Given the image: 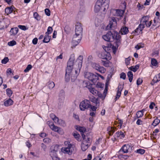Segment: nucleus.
<instances>
[{"label":"nucleus","mask_w":160,"mask_h":160,"mask_svg":"<svg viewBox=\"0 0 160 160\" xmlns=\"http://www.w3.org/2000/svg\"><path fill=\"white\" fill-rule=\"evenodd\" d=\"M142 79L140 78H139L137 80V84L138 85H139L142 83Z\"/></svg>","instance_id":"48"},{"label":"nucleus","mask_w":160,"mask_h":160,"mask_svg":"<svg viewBox=\"0 0 160 160\" xmlns=\"http://www.w3.org/2000/svg\"><path fill=\"white\" fill-rule=\"evenodd\" d=\"M130 69L134 72H136L137 70H136V69H135V68L134 66H131L129 68Z\"/></svg>","instance_id":"60"},{"label":"nucleus","mask_w":160,"mask_h":160,"mask_svg":"<svg viewBox=\"0 0 160 160\" xmlns=\"http://www.w3.org/2000/svg\"><path fill=\"white\" fill-rule=\"evenodd\" d=\"M59 146L58 145H56L52 146V148H53V149L52 150L53 151H54L56 152L58 151Z\"/></svg>","instance_id":"40"},{"label":"nucleus","mask_w":160,"mask_h":160,"mask_svg":"<svg viewBox=\"0 0 160 160\" xmlns=\"http://www.w3.org/2000/svg\"><path fill=\"white\" fill-rule=\"evenodd\" d=\"M43 141L45 143H48L51 141V140L48 138H45L43 140Z\"/></svg>","instance_id":"55"},{"label":"nucleus","mask_w":160,"mask_h":160,"mask_svg":"<svg viewBox=\"0 0 160 160\" xmlns=\"http://www.w3.org/2000/svg\"><path fill=\"white\" fill-rule=\"evenodd\" d=\"M12 6H13L7 7L5 8V13H6L7 15L12 12L13 10Z\"/></svg>","instance_id":"25"},{"label":"nucleus","mask_w":160,"mask_h":160,"mask_svg":"<svg viewBox=\"0 0 160 160\" xmlns=\"http://www.w3.org/2000/svg\"><path fill=\"white\" fill-rule=\"evenodd\" d=\"M102 38L106 41L109 42H112L114 40H115V47H118L121 44L120 35L117 32L113 34L111 31L108 32L105 35L102 36Z\"/></svg>","instance_id":"2"},{"label":"nucleus","mask_w":160,"mask_h":160,"mask_svg":"<svg viewBox=\"0 0 160 160\" xmlns=\"http://www.w3.org/2000/svg\"><path fill=\"white\" fill-rule=\"evenodd\" d=\"M6 92L7 95L9 97H10L12 94V91L9 88H8L7 89Z\"/></svg>","instance_id":"38"},{"label":"nucleus","mask_w":160,"mask_h":160,"mask_svg":"<svg viewBox=\"0 0 160 160\" xmlns=\"http://www.w3.org/2000/svg\"><path fill=\"white\" fill-rule=\"evenodd\" d=\"M52 31V28L51 27H49L47 29V32H46V34L49 35L51 33Z\"/></svg>","instance_id":"36"},{"label":"nucleus","mask_w":160,"mask_h":160,"mask_svg":"<svg viewBox=\"0 0 160 160\" xmlns=\"http://www.w3.org/2000/svg\"><path fill=\"white\" fill-rule=\"evenodd\" d=\"M92 158V155L91 154H89L87 156V158L82 160H91Z\"/></svg>","instance_id":"54"},{"label":"nucleus","mask_w":160,"mask_h":160,"mask_svg":"<svg viewBox=\"0 0 160 160\" xmlns=\"http://www.w3.org/2000/svg\"><path fill=\"white\" fill-rule=\"evenodd\" d=\"M74 61H68L67 62V67L66 70V74L65 76V80L68 82L70 78L72 77H74V79H76L77 76L78 75L80 71V69L82 66V61H80L78 62L77 63L78 64V68H75V70H73V66L74 65Z\"/></svg>","instance_id":"1"},{"label":"nucleus","mask_w":160,"mask_h":160,"mask_svg":"<svg viewBox=\"0 0 160 160\" xmlns=\"http://www.w3.org/2000/svg\"><path fill=\"white\" fill-rule=\"evenodd\" d=\"M84 83L85 84L84 87H86L91 93L95 96H97L99 95V92L97 87H93L92 84L88 82H86Z\"/></svg>","instance_id":"6"},{"label":"nucleus","mask_w":160,"mask_h":160,"mask_svg":"<svg viewBox=\"0 0 160 160\" xmlns=\"http://www.w3.org/2000/svg\"><path fill=\"white\" fill-rule=\"evenodd\" d=\"M109 0H98L94 7V11L98 12L100 11L103 12L108 8Z\"/></svg>","instance_id":"3"},{"label":"nucleus","mask_w":160,"mask_h":160,"mask_svg":"<svg viewBox=\"0 0 160 160\" xmlns=\"http://www.w3.org/2000/svg\"><path fill=\"white\" fill-rule=\"evenodd\" d=\"M18 27L20 29L23 30H25L28 29V28H27L25 26L19 25H18Z\"/></svg>","instance_id":"46"},{"label":"nucleus","mask_w":160,"mask_h":160,"mask_svg":"<svg viewBox=\"0 0 160 160\" xmlns=\"http://www.w3.org/2000/svg\"><path fill=\"white\" fill-rule=\"evenodd\" d=\"M114 137H116L117 138H118L120 137V132H117L114 135Z\"/></svg>","instance_id":"57"},{"label":"nucleus","mask_w":160,"mask_h":160,"mask_svg":"<svg viewBox=\"0 0 160 160\" xmlns=\"http://www.w3.org/2000/svg\"><path fill=\"white\" fill-rule=\"evenodd\" d=\"M33 16L34 18L38 20H39L40 19V18L38 14L36 12H34L33 14Z\"/></svg>","instance_id":"39"},{"label":"nucleus","mask_w":160,"mask_h":160,"mask_svg":"<svg viewBox=\"0 0 160 160\" xmlns=\"http://www.w3.org/2000/svg\"><path fill=\"white\" fill-rule=\"evenodd\" d=\"M13 101L10 98L5 101L4 102V105L6 107H8L13 104Z\"/></svg>","instance_id":"18"},{"label":"nucleus","mask_w":160,"mask_h":160,"mask_svg":"<svg viewBox=\"0 0 160 160\" xmlns=\"http://www.w3.org/2000/svg\"><path fill=\"white\" fill-rule=\"evenodd\" d=\"M50 39V37H49L48 35L46 34L45 36L44 39L43 40V42L45 43H48L49 42Z\"/></svg>","instance_id":"30"},{"label":"nucleus","mask_w":160,"mask_h":160,"mask_svg":"<svg viewBox=\"0 0 160 160\" xmlns=\"http://www.w3.org/2000/svg\"><path fill=\"white\" fill-rule=\"evenodd\" d=\"M158 63L157 61H151V65L153 66H156L158 65Z\"/></svg>","instance_id":"45"},{"label":"nucleus","mask_w":160,"mask_h":160,"mask_svg":"<svg viewBox=\"0 0 160 160\" xmlns=\"http://www.w3.org/2000/svg\"><path fill=\"white\" fill-rule=\"evenodd\" d=\"M130 146L128 144H126L122 146L119 151V152L120 154L127 153L128 152V150Z\"/></svg>","instance_id":"13"},{"label":"nucleus","mask_w":160,"mask_h":160,"mask_svg":"<svg viewBox=\"0 0 160 160\" xmlns=\"http://www.w3.org/2000/svg\"><path fill=\"white\" fill-rule=\"evenodd\" d=\"M97 70L102 73H104L106 71L105 68L100 66L98 68Z\"/></svg>","instance_id":"31"},{"label":"nucleus","mask_w":160,"mask_h":160,"mask_svg":"<svg viewBox=\"0 0 160 160\" xmlns=\"http://www.w3.org/2000/svg\"><path fill=\"white\" fill-rule=\"evenodd\" d=\"M102 64L105 67H110L112 65V63L110 61H102Z\"/></svg>","instance_id":"24"},{"label":"nucleus","mask_w":160,"mask_h":160,"mask_svg":"<svg viewBox=\"0 0 160 160\" xmlns=\"http://www.w3.org/2000/svg\"><path fill=\"white\" fill-rule=\"evenodd\" d=\"M109 135H112L115 132L114 129L112 127H108L107 129Z\"/></svg>","instance_id":"27"},{"label":"nucleus","mask_w":160,"mask_h":160,"mask_svg":"<svg viewBox=\"0 0 160 160\" xmlns=\"http://www.w3.org/2000/svg\"><path fill=\"white\" fill-rule=\"evenodd\" d=\"M46 134L45 133H41L40 134V136L42 138H44L46 136Z\"/></svg>","instance_id":"64"},{"label":"nucleus","mask_w":160,"mask_h":160,"mask_svg":"<svg viewBox=\"0 0 160 160\" xmlns=\"http://www.w3.org/2000/svg\"><path fill=\"white\" fill-rule=\"evenodd\" d=\"M82 141H85V143L89 144L90 142V138L87 136V138L84 140H82Z\"/></svg>","instance_id":"44"},{"label":"nucleus","mask_w":160,"mask_h":160,"mask_svg":"<svg viewBox=\"0 0 160 160\" xmlns=\"http://www.w3.org/2000/svg\"><path fill=\"white\" fill-rule=\"evenodd\" d=\"M144 109L137 112L136 114V118H142L143 115Z\"/></svg>","instance_id":"17"},{"label":"nucleus","mask_w":160,"mask_h":160,"mask_svg":"<svg viewBox=\"0 0 160 160\" xmlns=\"http://www.w3.org/2000/svg\"><path fill=\"white\" fill-rule=\"evenodd\" d=\"M123 86L119 84L118 87V90L117 91L116 95L119 97H120L121 94V92L123 89Z\"/></svg>","instance_id":"21"},{"label":"nucleus","mask_w":160,"mask_h":160,"mask_svg":"<svg viewBox=\"0 0 160 160\" xmlns=\"http://www.w3.org/2000/svg\"><path fill=\"white\" fill-rule=\"evenodd\" d=\"M12 73V70L10 68H8L6 71V73L7 76H9Z\"/></svg>","instance_id":"50"},{"label":"nucleus","mask_w":160,"mask_h":160,"mask_svg":"<svg viewBox=\"0 0 160 160\" xmlns=\"http://www.w3.org/2000/svg\"><path fill=\"white\" fill-rule=\"evenodd\" d=\"M90 104V102L89 100H84L80 102L79 105L80 108L81 110L84 111L89 108Z\"/></svg>","instance_id":"9"},{"label":"nucleus","mask_w":160,"mask_h":160,"mask_svg":"<svg viewBox=\"0 0 160 160\" xmlns=\"http://www.w3.org/2000/svg\"><path fill=\"white\" fill-rule=\"evenodd\" d=\"M89 115L90 116L92 117H95L96 115V112H90Z\"/></svg>","instance_id":"63"},{"label":"nucleus","mask_w":160,"mask_h":160,"mask_svg":"<svg viewBox=\"0 0 160 160\" xmlns=\"http://www.w3.org/2000/svg\"><path fill=\"white\" fill-rule=\"evenodd\" d=\"M155 106V104L153 102H152L149 106V108L152 109H153V108L154 106Z\"/></svg>","instance_id":"58"},{"label":"nucleus","mask_w":160,"mask_h":160,"mask_svg":"<svg viewBox=\"0 0 160 160\" xmlns=\"http://www.w3.org/2000/svg\"><path fill=\"white\" fill-rule=\"evenodd\" d=\"M53 160H60L59 158L58 157L57 154L51 157Z\"/></svg>","instance_id":"56"},{"label":"nucleus","mask_w":160,"mask_h":160,"mask_svg":"<svg viewBox=\"0 0 160 160\" xmlns=\"http://www.w3.org/2000/svg\"><path fill=\"white\" fill-rule=\"evenodd\" d=\"M117 25V22L115 18L114 17H112L111 20H110L109 24L106 27V29H113L115 28Z\"/></svg>","instance_id":"8"},{"label":"nucleus","mask_w":160,"mask_h":160,"mask_svg":"<svg viewBox=\"0 0 160 160\" xmlns=\"http://www.w3.org/2000/svg\"><path fill=\"white\" fill-rule=\"evenodd\" d=\"M88 108L91 109L93 112H95L97 108V107L90 104Z\"/></svg>","instance_id":"42"},{"label":"nucleus","mask_w":160,"mask_h":160,"mask_svg":"<svg viewBox=\"0 0 160 160\" xmlns=\"http://www.w3.org/2000/svg\"><path fill=\"white\" fill-rule=\"evenodd\" d=\"M73 136H74V137L77 139V140L78 141H80V135L77 132H74L73 133Z\"/></svg>","instance_id":"34"},{"label":"nucleus","mask_w":160,"mask_h":160,"mask_svg":"<svg viewBox=\"0 0 160 160\" xmlns=\"http://www.w3.org/2000/svg\"><path fill=\"white\" fill-rule=\"evenodd\" d=\"M160 122V119H158L157 117L153 121L152 125L154 126L155 127L157 126Z\"/></svg>","instance_id":"29"},{"label":"nucleus","mask_w":160,"mask_h":160,"mask_svg":"<svg viewBox=\"0 0 160 160\" xmlns=\"http://www.w3.org/2000/svg\"><path fill=\"white\" fill-rule=\"evenodd\" d=\"M159 52L158 50H156L153 52L152 54L153 56L155 57L158 55Z\"/></svg>","instance_id":"47"},{"label":"nucleus","mask_w":160,"mask_h":160,"mask_svg":"<svg viewBox=\"0 0 160 160\" xmlns=\"http://www.w3.org/2000/svg\"><path fill=\"white\" fill-rule=\"evenodd\" d=\"M32 68V66L30 64L28 65L26 68L24 70V72H28Z\"/></svg>","instance_id":"35"},{"label":"nucleus","mask_w":160,"mask_h":160,"mask_svg":"<svg viewBox=\"0 0 160 160\" xmlns=\"http://www.w3.org/2000/svg\"><path fill=\"white\" fill-rule=\"evenodd\" d=\"M124 12V11L121 10L113 9L111 11V13L114 16H122Z\"/></svg>","instance_id":"15"},{"label":"nucleus","mask_w":160,"mask_h":160,"mask_svg":"<svg viewBox=\"0 0 160 160\" xmlns=\"http://www.w3.org/2000/svg\"><path fill=\"white\" fill-rule=\"evenodd\" d=\"M82 28L81 24L79 22H77L76 24L75 34L76 35H80L82 36Z\"/></svg>","instance_id":"12"},{"label":"nucleus","mask_w":160,"mask_h":160,"mask_svg":"<svg viewBox=\"0 0 160 160\" xmlns=\"http://www.w3.org/2000/svg\"><path fill=\"white\" fill-rule=\"evenodd\" d=\"M56 152H57L54 151L52 150L50 153V155L51 157H52L53 156L56 155L57 154Z\"/></svg>","instance_id":"51"},{"label":"nucleus","mask_w":160,"mask_h":160,"mask_svg":"<svg viewBox=\"0 0 160 160\" xmlns=\"http://www.w3.org/2000/svg\"><path fill=\"white\" fill-rule=\"evenodd\" d=\"M56 121H55V123L62 126H64L65 125V122L63 120L61 119H59L58 118H56Z\"/></svg>","instance_id":"20"},{"label":"nucleus","mask_w":160,"mask_h":160,"mask_svg":"<svg viewBox=\"0 0 160 160\" xmlns=\"http://www.w3.org/2000/svg\"><path fill=\"white\" fill-rule=\"evenodd\" d=\"M89 146V144L85 143V141H82L81 145V149L83 151H85L88 148Z\"/></svg>","instance_id":"16"},{"label":"nucleus","mask_w":160,"mask_h":160,"mask_svg":"<svg viewBox=\"0 0 160 160\" xmlns=\"http://www.w3.org/2000/svg\"><path fill=\"white\" fill-rule=\"evenodd\" d=\"M64 144L65 147L62 148V151L65 153L71 155L74 152L75 149L74 145L68 141H65Z\"/></svg>","instance_id":"5"},{"label":"nucleus","mask_w":160,"mask_h":160,"mask_svg":"<svg viewBox=\"0 0 160 160\" xmlns=\"http://www.w3.org/2000/svg\"><path fill=\"white\" fill-rule=\"evenodd\" d=\"M85 77L93 83H95L98 80V77L96 75L89 72L86 73L85 74Z\"/></svg>","instance_id":"7"},{"label":"nucleus","mask_w":160,"mask_h":160,"mask_svg":"<svg viewBox=\"0 0 160 160\" xmlns=\"http://www.w3.org/2000/svg\"><path fill=\"white\" fill-rule=\"evenodd\" d=\"M142 121L140 119H138L136 122V123L138 125H141L142 124Z\"/></svg>","instance_id":"53"},{"label":"nucleus","mask_w":160,"mask_h":160,"mask_svg":"<svg viewBox=\"0 0 160 160\" xmlns=\"http://www.w3.org/2000/svg\"><path fill=\"white\" fill-rule=\"evenodd\" d=\"M156 15L157 16L155 18L153 21V23L152 26L158 27L160 25V13L159 12L157 11L156 13Z\"/></svg>","instance_id":"11"},{"label":"nucleus","mask_w":160,"mask_h":160,"mask_svg":"<svg viewBox=\"0 0 160 160\" xmlns=\"http://www.w3.org/2000/svg\"><path fill=\"white\" fill-rule=\"evenodd\" d=\"M91 65L92 67L96 70L100 66L98 64L96 63H92Z\"/></svg>","instance_id":"37"},{"label":"nucleus","mask_w":160,"mask_h":160,"mask_svg":"<svg viewBox=\"0 0 160 160\" xmlns=\"http://www.w3.org/2000/svg\"><path fill=\"white\" fill-rule=\"evenodd\" d=\"M50 117L53 120L54 122H55V121H56V118H58L54 114L51 113L50 115Z\"/></svg>","instance_id":"41"},{"label":"nucleus","mask_w":160,"mask_h":160,"mask_svg":"<svg viewBox=\"0 0 160 160\" xmlns=\"http://www.w3.org/2000/svg\"><path fill=\"white\" fill-rule=\"evenodd\" d=\"M38 39L37 38H34L32 41V42L33 44L35 45L37 44Z\"/></svg>","instance_id":"59"},{"label":"nucleus","mask_w":160,"mask_h":160,"mask_svg":"<svg viewBox=\"0 0 160 160\" xmlns=\"http://www.w3.org/2000/svg\"><path fill=\"white\" fill-rule=\"evenodd\" d=\"M74 54H72L71 55V56L70 57V58L69 59V60H75V58H74Z\"/></svg>","instance_id":"62"},{"label":"nucleus","mask_w":160,"mask_h":160,"mask_svg":"<svg viewBox=\"0 0 160 160\" xmlns=\"http://www.w3.org/2000/svg\"><path fill=\"white\" fill-rule=\"evenodd\" d=\"M45 12L46 15L49 16L50 15V11L49 9L46 8L45 10Z\"/></svg>","instance_id":"49"},{"label":"nucleus","mask_w":160,"mask_h":160,"mask_svg":"<svg viewBox=\"0 0 160 160\" xmlns=\"http://www.w3.org/2000/svg\"><path fill=\"white\" fill-rule=\"evenodd\" d=\"M77 129L80 131L81 133H83L86 131V129L84 127H78L77 128Z\"/></svg>","instance_id":"32"},{"label":"nucleus","mask_w":160,"mask_h":160,"mask_svg":"<svg viewBox=\"0 0 160 160\" xmlns=\"http://www.w3.org/2000/svg\"><path fill=\"white\" fill-rule=\"evenodd\" d=\"M82 36L80 35H78L75 34L74 35L72 41L73 46H75L80 42L82 38Z\"/></svg>","instance_id":"10"},{"label":"nucleus","mask_w":160,"mask_h":160,"mask_svg":"<svg viewBox=\"0 0 160 160\" xmlns=\"http://www.w3.org/2000/svg\"><path fill=\"white\" fill-rule=\"evenodd\" d=\"M47 85L48 88L50 89H52L55 86L54 82L52 81H49L47 83Z\"/></svg>","instance_id":"26"},{"label":"nucleus","mask_w":160,"mask_h":160,"mask_svg":"<svg viewBox=\"0 0 160 160\" xmlns=\"http://www.w3.org/2000/svg\"><path fill=\"white\" fill-rule=\"evenodd\" d=\"M4 23L3 22H0V29L1 30L4 27Z\"/></svg>","instance_id":"61"},{"label":"nucleus","mask_w":160,"mask_h":160,"mask_svg":"<svg viewBox=\"0 0 160 160\" xmlns=\"http://www.w3.org/2000/svg\"><path fill=\"white\" fill-rule=\"evenodd\" d=\"M128 76L129 78V82H131L133 78L132 72L131 71H129L128 73Z\"/></svg>","instance_id":"28"},{"label":"nucleus","mask_w":160,"mask_h":160,"mask_svg":"<svg viewBox=\"0 0 160 160\" xmlns=\"http://www.w3.org/2000/svg\"><path fill=\"white\" fill-rule=\"evenodd\" d=\"M160 81V72L157 74L154 77L152 82H154V83H156Z\"/></svg>","instance_id":"22"},{"label":"nucleus","mask_w":160,"mask_h":160,"mask_svg":"<svg viewBox=\"0 0 160 160\" xmlns=\"http://www.w3.org/2000/svg\"><path fill=\"white\" fill-rule=\"evenodd\" d=\"M49 125L50 128L52 130L55 132H57L59 133H61V129L57 126H55L53 123L51 122H49L48 123Z\"/></svg>","instance_id":"14"},{"label":"nucleus","mask_w":160,"mask_h":160,"mask_svg":"<svg viewBox=\"0 0 160 160\" xmlns=\"http://www.w3.org/2000/svg\"><path fill=\"white\" fill-rule=\"evenodd\" d=\"M18 31V28H12L10 31V33L11 35H14L17 34Z\"/></svg>","instance_id":"23"},{"label":"nucleus","mask_w":160,"mask_h":160,"mask_svg":"<svg viewBox=\"0 0 160 160\" xmlns=\"http://www.w3.org/2000/svg\"><path fill=\"white\" fill-rule=\"evenodd\" d=\"M145 150L144 149H138L137 150H136L135 151V152L136 153H138L140 154L141 155H142L145 153Z\"/></svg>","instance_id":"33"},{"label":"nucleus","mask_w":160,"mask_h":160,"mask_svg":"<svg viewBox=\"0 0 160 160\" xmlns=\"http://www.w3.org/2000/svg\"><path fill=\"white\" fill-rule=\"evenodd\" d=\"M149 17L145 16L143 17L140 21V23L138 27L135 30L136 32H138L139 30L140 32L142 31L146 26L147 28H149L152 23V21H149Z\"/></svg>","instance_id":"4"},{"label":"nucleus","mask_w":160,"mask_h":160,"mask_svg":"<svg viewBox=\"0 0 160 160\" xmlns=\"http://www.w3.org/2000/svg\"><path fill=\"white\" fill-rule=\"evenodd\" d=\"M120 78L125 79L126 77V75L124 72H122L120 74Z\"/></svg>","instance_id":"52"},{"label":"nucleus","mask_w":160,"mask_h":160,"mask_svg":"<svg viewBox=\"0 0 160 160\" xmlns=\"http://www.w3.org/2000/svg\"><path fill=\"white\" fill-rule=\"evenodd\" d=\"M120 32L122 34H126L129 32L128 28L126 27H123L121 28Z\"/></svg>","instance_id":"19"},{"label":"nucleus","mask_w":160,"mask_h":160,"mask_svg":"<svg viewBox=\"0 0 160 160\" xmlns=\"http://www.w3.org/2000/svg\"><path fill=\"white\" fill-rule=\"evenodd\" d=\"M16 44V42L14 40H12L8 42V45L9 46H13Z\"/></svg>","instance_id":"43"}]
</instances>
